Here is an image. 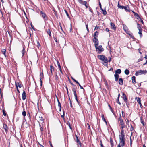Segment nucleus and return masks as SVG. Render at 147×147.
Masks as SVG:
<instances>
[{
    "mask_svg": "<svg viewBox=\"0 0 147 147\" xmlns=\"http://www.w3.org/2000/svg\"><path fill=\"white\" fill-rule=\"evenodd\" d=\"M18 86L19 88H21L22 87L21 84L20 83H18Z\"/></svg>",
    "mask_w": 147,
    "mask_h": 147,
    "instance_id": "864d4df0",
    "label": "nucleus"
},
{
    "mask_svg": "<svg viewBox=\"0 0 147 147\" xmlns=\"http://www.w3.org/2000/svg\"><path fill=\"white\" fill-rule=\"evenodd\" d=\"M93 41L94 43L95 47H96V46H98V40L96 38L94 37L93 39Z\"/></svg>",
    "mask_w": 147,
    "mask_h": 147,
    "instance_id": "0eeeda50",
    "label": "nucleus"
},
{
    "mask_svg": "<svg viewBox=\"0 0 147 147\" xmlns=\"http://www.w3.org/2000/svg\"><path fill=\"white\" fill-rule=\"evenodd\" d=\"M101 117H102V118L103 120V121L104 122H105L106 123H107L106 120L104 118V115L103 114L102 115Z\"/></svg>",
    "mask_w": 147,
    "mask_h": 147,
    "instance_id": "e433bc0d",
    "label": "nucleus"
},
{
    "mask_svg": "<svg viewBox=\"0 0 147 147\" xmlns=\"http://www.w3.org/2000/svg\"><path fill=\"white\" fill-rule=\"evenodd\" d=\"M40 86H42V81L41 80L42 77L43 78L44 77V75H43V72H41L40 73Z\"/></svg>",
    "mask_w": 147,
    "mask_h": 147,
    "instance_id": "2eb2a0df",
    "label": "nucleus"
},
{
    "mask_svg": "<svg viewBox=\"0 0 147 147\" xmlns=\"http://www.w3.org/2000/svg\"><path fill=\"white\" fill-rule=\"evenodd\" d=\"M25 53V48L24 47H23V49L22 51V56L24 55Z\"/></svg>",
    "mask_w": 147,
    "mask_h": 147,
    "instance_id": "58836bf2",
    "label": "nucleus"
},
{
    "mask_svg": "<svg viewBox=\"0 0 147 147\" xmlns=\"http://www.w3.org/2000/svg\"><path fill=\"white\" fill-rule=\"evenodd\" d=\"M79 2L81 4L85 5L87 4V2L85 1H83L82 0H80L79 1Z\"/></svg>",
    "mask_w": 147,
    "mask_h": 147,
    "instance_id": "a211bd4d",
    "label": "nucleus"
},
{
    "mask_svg": "<svg viewBox=\"0 0 147 147\" xmlns=\"http://www.w3.org/2000/svg\"><path fill=\"white\" fill-rule=\"evenodd\" d=\"M108 59L109 60H108V62H110L111 61V57H109Z\"/></svg>",
    "mask_w": 147,
    "mask_h": 147,
    "instance_id": "e2e57ef3",
    "label": "nucleus"
},
{
    "mask_svg": "<svg viewBox=\"0 0 147 147\" xmlns=\"http://www.w3.org/2000/svg\"><path fill=\"white\" fill-rule=\"evenodd\" d=\"M143 57H141L138 60V62H139L143 60Z\"/></svg>",
    "mask_w": 147,
    "mask_h": 147,
    "instance_id": "ea45409f",
    "label": "nucleus"
},
{
    "mask_svg": "<svg viewBox=\"0 0 147 147\" xmlns=\"http://www.w3.org/2000/svg\"><path fill=\"white\" fill-rule=\"evenodd\" d=\"M64 11H65V13L66 14V15L68 17V18H69L70 17H69V15L67 12V11L66 10H65Z\"/></svg>",
    "mask_w": 147,
    "mask_h": 147,
    "instance_id": "a18cd8bd",
    "label": "nucleus"
},
{
    "mask_svg": "<svg viewBox=\"0 0 147 147\" xmlns=\"http://www.w3.org/2000/svg\"><path fill=\"white\" fill-rule=\"evenodd\" d=\"M120 125L121 126L122 129H123V128L125 127V125L124 123L120 124Z\"/></svg>",
    "mask_w": 147,
    "mask_h": 147,
    "instance_id": "37998d69",
    "label": "nucleus"
},
{
    "mask_svg": "<svg viewBox=\"0 0 147 147\" xmlns=\"http://www.w3.org/2000/svg\"><path fill=\"white\" fill-rule=\"evenodd\" d=\"M100 145L101 147H104L101 141H100Z\"/></svg>",
    "mask_w": 147,
    "mask_h": 147,
    "instance_id": "338daca9",
    "label": "nucleus"
},
{
    "mask_svg": "<svg viewBox=\"0 0 147 147\" xmlns=\"http://www.w3.org/2000/svg\"><path fill=\"white\" fill-rule=\"evenodd\" d=\"M122 117H125V115L124 114V112L123 111H122Z\"/></svg>",
    "mask_w": 147,
    "mask_h": 147,
    "instance_id": "052dcab7",
    "label": "nucleus"
},
{
    "mask_svg": "<svg viewBox=\"0 0 147 147\" xmlns=\"http://www.w3.org/2000/svg\"><path fill=\"white\" fill-rule=\"evenodd\" d=\"M122 98L124 101L126 102L127 100V98L125 94L123 92H122Z\"/></svg>",
    "mask_w": 147,
    "mask_h": 147,
    "instance_id": "f8f14e48",
    "label": "nucleus"
},
{
    "mask_svg": "<svg viewBox=\"0 0 147 147\" xmlns=\"http://www.w3.org/2000/svg\"><path fill=\"white\" fill-rule=\"evenodd\" d=\"M119 98H117L116 102L118 104H119V105H121V104L119 101Z\"/></svg>",
    "mask_w": 147,
    "mask_h": 147,
    "instance_id": "a19ab883",
    "label": "nucleus"
},
{
    "mask_svg": "<svg viewBox=\"0 0 147 147\" xmlns=\"http://www.w3.org/2000/svg\"><path fill=\"white\" fill-rule=\"evenodd\" d=\"M147 73V71L146 70H140L136 72L135 75L136 76H138L139 74H145Z\"/></svg>",
    "mask_w": 147,
    "mask_h": 147,
    "instance_id": "39448f33",
    "label": "nucleus"
},
{
    "mask_svg": "<svg viewBox=\"0 0 147 147\" xmlns=\"http://www.w3.org/2000/svg\"><path fill=\"white\" fill-rule=\"evenodd\" d=\"M137 25H138L137 28L139 30H142L141 27V25L140 24H137Z\"/></svg>",
    "mask_w": 147,
    "mask_h": 147,
    "instance_id": "7c9ffc66",
    "label": "nucleus"
},
{
    "mask_svg": "<svg viewBox=\"0 0 147 147\" xmlns=\"http://www.w3.org/2000/svg\"><path fill=\"white\" fill-rule=\"evenodd\" d=\"M40 14L45 20H46L47 19V17L45 13L42 12V11H40Z\"/></svg>",
    "mask_w": 147,
    "mask_h": 147,
    "instance_id": "423d86ee",
    "label": "nucleus"
},
{
    "mask_svg": "<svg viewBox=\"0 0 147 147\" xmlns=\"http://www.w3.org/2000/svg\"><path fill=\"white\" fill-rule=\"evenodd\" d=\"M71 79L74 81L76 82V83H78V82L77 81H76L75 79L73 77H71Z\"/></svg>",
    "mask_w": 147,
    "mask_h": 147,
    "instance_id": "09e8293b",
    "label": "nucleus"
},
{
    "mask_svg": "<svg viewBox=\"0 0 147 147\" xmlns=\"http://www.w3.org/2000/svg\"><path fill=\"white\" fill-rule=\"evenodd\" d=\"M3 115L5 116L6 115V113L5 112V111L4 109H3L2 110Z\"/></svg>",
    "mask_w": 147,
    "mask_h": 147,
    "instance_id": "79ce46f5",
    "label": "nucleus"
},
{
    "mask_svg": "<svg viewBox=\"0 0 147 147\" xmlns=\"http://www.w3.org/2000/svg\"><path fill=\"white\" fill-rule=\"evenodd\" d=\"M2 53L5 56V57H6V49H3L2 50Z\"/></svg>",
    "mask_w": 147,
    "mask_h": 147,
    "instance_id": "5701e85b",
    "label": "nucleus"
},
{
    "mask_svg": "<svg viewBox=\"0 0 147 147\" xmlns=\"http://www.w3.org/2000/svg\"><path fill=\"white\" fill-rule=\"evenodd\" d=\"M8 33L9 35V36L11 38V41H12V35H11V34H12V32H11L10 31H8Z\"/></svg>",
    "mask_w": 147,
    "mask_h": 147,
    "instance_id": "2f4dec72",
    "label": "nucleus"
},
{
    "mask_svg": "<svg viewBox=\"0 0 147 147\" xmlns=\"http://www.w3.org/2000/svg\"><path fill=\"white\" fill-rule=\"evenodd\" d=\"M132 140H131V136L130 138V145L131 147V146H132Z\"/></svg>",
    "mask_w": 147,
    "mask_h": 147,
    "instance_id": "49530a36",
    "label": "nucleus"
},
{
    "mask_svg": "<svg viewBox=\"0 0 147 147\" xmlns=\"http://www.w3.org/2000/svg\"><path fill=\"white\" fill-rule=\"evenodd\" d=\"M110 25L111 26V27L112 29H113L114 30H115L116 28V27H115V24L114 23L112 22H111Z\"/></svg>",
    "mask_w": 147,
    "mask_h": 147,
    "instance_id": "dca6fc26",
    "label": "nucleus"
},
{
    "mask_svg": "<svg viewBox=\"0 0 147 147\" xmlns=\"http://www.w3.org/2000/svg\"><path fill=\"white\" fill-rule=\"evenodd\" d=\"M75 99L76 100V101H77V103L78 104H79V102L78 101V98H77V96H75Z\"/></svg>",
    "mask_w": 147,
    "mask_h": 147,
    "instance_id": "de8ad7c7",
    "label": "nucleus"
},
{
    "mask_svg": "<svg viewBox=\"0 0 147 147\" xmlns=\"http://www.w3.org/2000/svg\"><path fill=\"white\" fill-rule=\"evenodd\" d=\"M131 127L130 128V130L131 131H132L134 130V128L131 125Z\"/></svg>",
    "mask_w": 147,
    "mask_h": 147,
    "instance_id": "680f3d73",
    "label": "nucleus"
},
{
    "mask_svg": "<svg viewBox=\"0 0 147 147\" xmlns=\"http://www.w3.org/2000/svg\"><path fill=\"white\" fill-rule=\"evenodd\" d=\"M127 34H128L129 35V34H131V32L128 30V32H126Z\"/></svg>",
    "mask_w": 147,
    "mask_h": 147,
    "instance_id": "0e129e2a",
    "label": "nucleus"
},
{
    "mask_svg": "<svg viewBox=\"0 0 147 147\" xmlns=\"http://www.w3.org/2000/svg\"><path fill=\"white\" fill-rule=\"evenodd\" d=\"M135 78L136 77L134 76H133L131 78V79L132 80V82L134 84H135L136 82L135 80Z\"/></svg>",
    "mask_w": 147,
    "mask_h": 147,
    "instance_id": "b1692460",
    "label": "nucleus"
},
{
    "mask_svg": "<svg viewBox=\"0 0 147 147\" xmlns=\"http://www.w3.org/2000/svg\"><path fill=\"white\" fill-rule=\"evenodd\" d=\"M89 11L91 13H93V11H92V9L90 7H89Z\"/></svg>",
    "mask_w": 147,
    "mask_h": 147,
    "instance_id": "13d9d810",
    "label": "nucleus"
},
{
    "mask_svg": "<svg viewBox=\"0 0 147 147\" xmlns=\"http://www.w3.org/2000/svg\"><path fill=\"white\" fill-rule=\"evenodd\" d=\"M47 32L48 33V34L51 37V32L50 30L49 29H48Z\"/></svg>",
    "mask_w": 147,
    "mask_h": 147,
    "instance_id": "f704fd0d",
    "label": "nucleus"
},
{
    "mask_svg": "<svg viewBox=\"0 0 147 147\" xmlns=\"http://www.w3.org/2000/svg\"><path fill=\"white\" fill-rule=\"evenodd\" d=\"M67 125L69 127L70 129L72 130V128L69 121H67Z\"/></svg>",
    "mask_w": 147,
    "mask_h": 147,
    "instance_id": "72a5a7b5",
    "label": "nucleus"
},
{
    "mask_svg": "<svg viewBox=\"0 0 147 147\" xmlns=\"http://www.w3.org/2000/svg\"><path fill=\"white\" fill-rule=\"evenodd\" d=\"M125 136H120V135H119V143L117 147H123L125 146Z\"/></svg>",
    "mask_w": 147,
    "mask_h": 147,
    "instance_id": "f257e3e1",
    "label": "nucleus"
},
{
    "mask_svg": "<svg viewBox=\"0 0 147 147\" xmlns=\"http://www.w3.org/2000/svg\"><path fill=\"white\" fill-rule=\"evenodd\" d=\"M97 57L100 60L103 61L105 64H103L105 66H107V63L108 62V60L107 57L104 55H98Z\"/></svg>",
    "mask_w": 147,
    "mask_h": 147,
    "instance_id": "f03ea898",
    "label": "nucleus"
},
{
    "mask_svg": "<svg viewBox=\"0 0 147 147\" xmlns=\"http://www.w3.org/2000/svg\"><path fill=\"white\" fill-rule=\"evenodd\" d=\"M57 65H58V67L59 69L60 72L61 73H62V69H61V66L60 65V63L58 61V62H57Z\"/></svg>",
    "mask_w": 147,
    "mask_h": 147,
    "instance_id": "aec40b11",
    "label": "nucleus"
},
{
    "mask_svg": "<svg viewBox=\"0 0 147 147\" xmlns=\"http://www.w3.org/2000/svg\"><path fill=\"white\" fill-rule=\"evenodd\" d=\"M22 115L24 116H26V111H24V110L22 113Z\"/></svg>",
    "mask_w": 147,
    "mask_h": 147,
    "instance_id": "4c0bfd02",
    "label": "nucleus"
},
{
    "mask_svg": "<svg viewBox=\"0 0 147 147\" xmlns=\"http://www.w3.org/2000/svg\"><path fill=\"white\" fill-rule=\"evenodd\" d=\"M76 142L78 143V144H79L80 145V146H81V143H80V141L79 140V139L78 138V137H77V138H76Z\"/></svg>",
    "mask_w": 147,
    "mask_h": 147,
    "instance_id": "a878e982",
    "label": "nucleus"
},
{
    "mask_svg": "<svg viewBox=\"0 0 147 147\" xmlns=\"http://www.w3.org/2000/svg\"><path fill=\"white\" fill-rule=\"evenodd\" d=\"M57 102L58 103V106L59 107V111H61V104L59 101V100H58V99H57Z\"/></svg>",
    "mask_w": 147,
    "mask_h": 147,
    "instance_id": "6ab92c4d",
    "label": "nucleus"
},
{
    "mask_svg": "<svg viewBox=\"0 0 147 147\" xmlns=\"http://www.w3.org/2000/svg\"><path fill=\"white\" fill-rule=\"evenodd\" d=\"M40 118V120L41 121H43V117L41 116V117H39Z\"/></svg>",
    "mask_w": 147,
    "mask_h": 147,
    "instance_id": "69168bd1",
    "label": "nucleus"
},
{
    "mask_svg": "<svg viewBox=\"0 0 147 147\" xmlns=\"http://www.w3.org/2000/svg\"><path fill=\"white\" fill-rule=\"evenodd\" d=\"M110 144H111V147H112L114 146V145L113 143V141L112 140V138L111 137L110 138Z\"/></svg>",
    "mask_w": 147,
    "mask_h": 147,
    "instance_id": "393cba45",
    "label": "nucleus"
},
{
    "mask_svg": "<svg viewBox=\"0 0 147 147\" xmlns=\"http://www.w3.org/2000/svg\"><path fill=\"white\" fill-rule=\"evenodd\" d=\"M136 18L139 21H140V20H142L141 18L139 16H138V17L137 18Z\"/></svg>",
    "mask_w": 147,
    "mask_h": 147,
    "instance_id": "4d7b16f0",
    "label": "nucleus"
},
{
    "mask_svg": "<svg viewBox=\"0 0 147 147\" xmlns=\"http://www.w3.org/2000/svg\"><path fill=\"white\" fill-rule=\"evenodd\" d=\"M119 83L121 85H122L123 84V80L121 78H120L119 79Z\"/></svg>",
    "mask_w": 147,
    "mask_h": 147,
    "instance_id": "412c9836",
    "label": "nucleus"
},
{
    "mask_svg": "<svg viewBox=\"0 0 147 147\" xmlns=\"http://www.w3.org/2000/svg\"><path fill=\"white\" fill-rule=\"evenodd\" d=\"M129 36H130V37L132 38V39H134V36L133 35V34H132V33H131V34H129Z\"/></svg>",
    "mask_w": 147,
    "mask_h": 147,
    "instance_id": "8fccbe9b",
    "label": "nucleus"
},
{
    "mask_svg": "<svg viewBox=\"0 0 147 147\" xmlns=\"http://www.w3.org/2000/svg\"><path fill=\"white\" fill-rule=\"evenodd\" d=\"M114 76L115 78V80L116 81H117L118 80V78H119V76L117 74H114Z\"/></svg>",
    "mask_w": 147,
    "mask_h": 147,
    "instance_id": "f3484780",
    "label": "nucleus"
},
{
    "mask_svg": "<svg viewBox=\"0 0 147 147\" xmlns=\"http://www.w3.org/2000/svg\"><path fill=\"white\" fill-rule=\"evenodd\" d=\"M3 127L4 129L5 132L7 133L8 131V127L7 125L5 123H4L3 124Z\"/></svg>",
    "mask_w": 147,
    "mask_h": 147,
    "instance_id": "1a4fd4ad",
    "label": "nucleus"
},
{
    "mask_svg": "<svg viewBox=\"0 0 147 147\" xmlns=\"http://www.w3.org/2000/svg\"><path fill=\"white\" fill-rule=\"evenodd\" d=\"M96 51H98V54H100L104 51V49L102 47V45H100L98 46L95 47Z\"/></svg>",
    "mask_w": 147,
    "mask_h": 147,
    "instance_id": "20e7f679",
    "label": "nucleus"
},
{
    "mask_svg": "<svg viewBox=\"0 0 147 147\" xmlns=\"http://www.w3.org/2000/svg\"><path fill=\"white\" fill-rule=\"evenodd\" d=\"M111 111L112 112V113H113V115H115V112L114 111H113V109H111Z\"/></svg>",
    "mask_w": 147,
    "mask_h": 147,
    "instance_id": "774afa93",
    "label": "nucleus"
},
{
    "mask_svg": "<svg viewBox=\"0 0 147 147\" xmlns=\"http://www.w3.org/2000/svg\"><path fill=\"white\" fill-rule=\"evenodd\" d=\"M118 120L120 122V124L124 123L123 121L121 118V114H120V116L118 119Z\"/></svg>",
    "mask_w": 147,
    "mask_h": 147,
    "instance_id": "4468645a",
    "label": "nucleus"
},
{
    "mask_svg": "<svg viewBox=\"0 0 147 147\" xmlns=\"http://www.w3.org/2000/svg\"><path fill=\"white\" fill-rule=\"evenodd\" d=\"M98 35V32L97 31H96L94 34V38L95 37H96Z\"/></svg>",
    "mask_w": 147,
    "mask_h": 147,
    "instance_id": "473e14b6",
    "label": "nucleus"
},
{
    "mask_svg": "<svg viewBox=\"0 0 147 147\" xmlns=\"http://www.w3.org/2000/svg\"><path fill=\"white\" fill-rule=\"evenodd\" d=\"M86 29H87V30L88 32H89V30L88 29V26L87 24H86Z\"/></svg>",
    "mask_w": 147,
    "mask_h": 147,
    "instance_id": "6e6d98bb",
    "label": "nucleus"
},
{
    "mask_svg": "<svg viewBox=\"0 0 147 147\" xmlns=\"http://www.w3.org/2000/svg\"><path fill=\"white\" fill-rule=\"evenodd\" d=\"M54 67L52 66H50V70L51 72V74L52 75L53 74V71H54Z\"/></svg>",
    "mask_w": 147,
    "mask_h": 147,
    "instance_id": "4be33fe9",
    "label": "nucleus"
},
{
    "mask_svg": "<svg viewBox=\"0 0 147 147\" xmlns=\"http://www.w3.org/2000/svg\"><path fill=\"white\" fill-rule=\"evenodd\" d=\"M139 30V32H138V33L140 35V36L141 37H142V30Z\"/></svg>",
    "mask_w": 147,
    "mask_h": 147,
    "instance_id": "c9c22d12",
    "label": "nucleus"
},
{
    "mask_svg": "<svg viewBox=\"0 0 147 147\" xmlns=\"http://www.w3.org/2000/svg\"><path fill=\"white\" fill-rule=\"evenodd\" d=\"M100 27L97 26H96L95 27V28L94 29V30H98V29H100Z\"/></svg>",
    "mask_w": 147,
    "mask_h": 147,
    "instance_id": "c03bdc74",
    "label": "nucleus"
},
{
    "mask_svg": "<svg viewBox=\"0 0 147 147\" xmlns=\"http://www.w3.org/2000/svg\"><path fill=\"white\" fill-rule=\"evenodd\" d=\"M120 134V136H125L124 134V130L123 129L121 130Z\"/></svg>",
    "mask_w": 147,
    "mask_h": 147,
    "instance_id": "c85d7f7f",
    "label": "nucleus"
},
{
    "mask_svg": "<svg viewBox=\"0 0 147 147\" xmlns=\"http://www.w3.org/2000/svg\"><path fill=\"white\" fill-rule=\"evenodd\" d=\"M136 99L137 102L140 105V107L142 108L143 107V106L141 104V101L140 100V98L139 97H136Z\"/></svg>",
    "mask_w": 147,
    "mask_h": 147,
    "instance_id": "9d476101",
    "label": "nucleus"
},
{
    "mask_svg": "<svg viewBox=\"0 0 147 147\" xmlns=\"http://www.w3.org/2000/svg\"><path fill=\"white\" fill-rule=\"evenodd\" d=\"M121 72V70L120 69H118L115 71V73L116 74H120Z\"/></svg>",
    "mask_w": 147,
    "mask_h": 147,
    "instance_id": "bb28decb",
    "label": "nucleus"
},
{
    "mask_svg": "<svg viewBox=\"0 0 147 147\" xmlns=\"http://www.w3.org/2000/svg\"><path fill=\"white\" fill-rule=\"evenodd\" d=\"M132 12L133 13L134 16L136 17V18L138 17L139 15L138 13H136L133 11H132Z\"/></svg>",
    "mask_w": 147,
    "mask_h": 147,
    "instance_id": "c756f323",
    "label": "nucleus"
},
{
    "mask_svg": "<svg viewBox=\"0 0 147 147\" xmlns=\"http://www.w3.org/2000/svg\"><path fill=\"white\" fill-rule=\"evenodd\" d=\"M26 98V93L25 91L24 90L22 95V98L23 100H25Z\"/></svg>",
    "mask_w": 147,
    "mask_h": 147,
    "instance_id": "ddd939ff",
    "label": "nucleus"
},
{
    "mask_svg": "<svg viewBox=\"0 0 147 147\" xmlns=\"http://www.w3.org/2000/svg\"><path fill=\"white\" fill-rule=\"evenodd\" d=\"M73 92H74V96H77V94L76 93V90H74V91H73Z\"/></svg>",
    "mask_w": 147,
    "mask_h": 147,
    "instance_id": "bf43d9fd",
    "label": "nucleus"
},
{
    "mask_svg": "<svg viewBox=\"0 0 147 147\" xmlns=\"http://www.w3.org/2000/svg\"><path fill=\"white\" fill-rule=\"evenodd\" d=\"M40 130L41 132V134H42L43 133V128L42 127H41L40 128Z\"/></svg>",
    "mask_w": 147,
    "mask_h": 147,
    "instance_id": "603ef678",
    "label": "nucleus"
},
{
    "mask_svg": "<svg viewBox=\"0 0 147 147\" xmlns=\"http://www.w3.org/2000/svg\"><path fill=\"white\" fill-rule=\"evenodd\" d=\"M99 5L100 9L101 10L102 12V13L104 15H105L107 14L106 11L105 10H103L102 8L100 2H99Z\"/></svg>",
    "mask_w": 147,
    "mask_h": 147,
    "instance_id": "6e6552de",
    "label": "nucleus"
},
{
    "mask_svg": "<svg viewBox=\"0 0 147 147\" xmlns=\"http://www.w3.org/2000/svg\"><path fill=\"white\" fill-rule=\"evenodd\" d=\"M141 123H142V124H143V126L144 127L145 124H144V122L143 121L142 119H141Z\"/></svg>",
    "mask_w": 147,
    "mask_h": 147,
    "instance_id": "3c124183",
    "label": "nucleus"
},
{
    "mask_svg": "<svg viewBox=\"0 0 147 147\" xmlns=\"http://www.w3.org/2000/svg\"><path fill=\"white\" fill-rule=\"evenodd\" d=\"M123 29L125 31V32H128V28L126 25L125 24H123Z\"/></svg>",
    "mask_w": 147,
    "mask_h": 147,
    "instance_id": "9b49d317",
    "label": "nucleus"
},
{
    "mask_svg": "<svg viewBox=\"0 0 147 147\" xmlns=\"http://www.w3.org/2000/svg\"><path fill=\"white\" fill-rule=\"evenodd\" d=\"M117 7L120 9H124L126 11H130L129 7L128 5H126L125 6H122L120 5L119 2H118Z\"/></svg>",
    "mask_w": 147,
    "mask_h": 147,
    "instance_id": "7ed1b4c3",
    "label": "nucleus"
},
{
    "mask_svg": "<svg viewBox=\"0 0 147 147\" xmlns=\"http://www.w3.org/2000/svg\"><path fill=\"white\" fill-rule=\"evenodd\" d=\"M125 74L127 75H128L129 74V71L127 69H126L124 71Z\"/></svg>",
    "mask_w": 147,
    "mask_h": 147,
    "instance_id": "cd10ccee",
    "label": "nucleus"
},
{
    "mask_svg": "<svg viewBox=\"0 0 147 147\" xmlns=\"http://www.w3.org/2000/svg\"><path fill=\"white\" fill-rule=\"evenodd\" d=\"M37 47L38 48H39V47H40V44L38 41H37Z\"/></svg>",
    "mask_w": 147,
    "mask_h": 147,
    "instance_id": "5fc2aeb1",
    "label": "nucleus"
}]
</instances>
